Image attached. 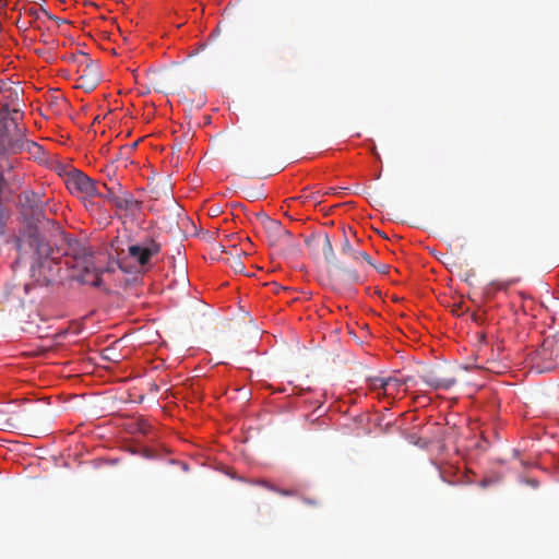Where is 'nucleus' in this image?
<instances>
[{
    "label": "nucleus",
    "mask_w": 559,
    "mask_h": 559,
    "mask_svg": "<svg viewBox=\"0 0 559 559\" xmlns=\"http://www.w3.org/2000/svg\"><path fill=\"white\" fill-rule=\"evenodd\" d=\"M14 247L19 253L16 262L29 254L34 257L33 276H37V281L45 285L53 283L59 277L61 264L75 272L73 277H80L93 267V257L81 241L61 236V243L52 248L34 225L26 226L14 238Z\"/></svg>",
    "instance_id": "nucleus-1"
},
{
    "label": "nucleus",
    "mask_w": 559,
    "mask_h": 559,
    "mask_svg": "<svg viewBox=\"0 0 559 559\" xmlns=\"http://www.w3.org/2000/svg\"><path fill=\"white\" fill-rule=\"evenodd\" d=\"M413 379L411 377L402 380V384H407L408 382H411Z\"/></svg>",
    "instance_id": "nucleus-20"
},
{
    "label": "nucleus",
    "mask_w": 559,
    "mask_h": 559,
    "mask_svg": "<svg viewBox=\"0 0 559 559\" xmlns=\"http://www.w3.org/2000/svg\"><path fill=\"white\" fill-rule=\"evenodd\" d=\"M159 251L160 245L154 239H147L143 243L131 245L128 248L129 255L141 265H146Z\"/></svg>",
    "instance_id": "nucleus-6"
},
{
    "label": "nucleus",
    "mask_w": 559,
    "mask_h": 559,
    "mask_svg": "<svg viewBox=\"0 0 559 559\" xmlns=\"http://www.w3.org/2000/svg\"><path fill=\"white\" fill-rule=\"evenodd\" d=\"M2 227H3V225H2V223H0V234L2 233Z\"/></svg>",
    "instance_id": "nucleus-22"
},
{
    "label": "nucleus",
    "mask_w": 559,
    "mask_h": 559,
    "mask_svg": "<svg viewBox=\"0 0 559 559\" xmlns=\"http://www.w3.org/2000/svg\"><path fill=\"white\" fill-rule=\"evenodd\" d=\"M264 486L267 489H270V490H272V491H274V492H276V493L281 495V496H285V497H300L299 496V491L297 489H282V488H278V487H276L274 485H271V484H267V483H265Z\"/></svg>",
    "instance_id": "nucleus-13"
},
{
    "label": "nucleus",
    "mask_w": 559,
    "mask_h": 559,
    "mask_svg": "<svg viewBox=\"0 0 559 559\" xmlns=\"http://www.w3.org/2000/svg\"><path fill=\"white\" fill-rule=\"evenodd\" d=\"M381 389L384 390L385 394H393L395 390H397L402 385V380L394 378H381Z\"/></svg>",
    "instance_id": "nucleus-12"
},
{
    "label": "nucleus",
    "mask_w": 559,
    "mask_h": 559,
    "mask_svg": "<svg viewBox=\"0 0 559 559\" xmlns=\"http://www.w3.org/2000/svg\"><path fill=\"white\" fill-rule=\"evenodd\" d=\"M104 188L107 190V193L104 195V198L115 204L117 197L119 195V193L116 192V188L114 186L108 187L106 183H104Z\"/></svg>",
    "instance_id": "nucleus-16"
},
{
    "label": "nucleus",
    "mask_w": 559,
    "mask_h": 559,
    "mask_svg": "<svg viewBox=\"0 0 559 559\" xmlns=\"http://www.w3.org/2000/svg\"><path fill=\"white\" fill-rule=\"evenodd\" d=\"M509 286L508 283H503V282H492L487 288H486V292L485 294L486 295H491L495 290H503V289H507Z\"/></svg>",
    "instance_id": "nucleus-15"
},
{
    "label": "nucleus",
    "mask_w": 559,
    "mask_h": 559,
    "mask_svg": "<svg viewBox=\"0 0 559 559\" xmlns=\"http://www.w3.org/2000/svg\"><path fill=\"white\" fill-rule=\"evenodd\" d=\"M380 378H377L373 380V386L374 388H380L381 389V381H379Z\"/></svg>",
    "instance_id": "nucleus-18"
},
{
    "label": "nucleus",
    "mask_w": 559,
    "mask_h": 559,
    "mask_svg": "<svg viewBox=\"0 0 559 559\" xmlns=\"http://www.w3.org/2000/svg\"><path fill=\"white\" fill-rule=\"evenodd\" d=\"M64 182L72 195L88 201L90 204H94L91 201L92 198L103 197L97 189L96 181L76 168L66 173Z\"/></svg>",
    "instance_id": "nucleus-3"
},
{
    "label": "nucleus",
    "mask_w": 559,
    "mask_h": 559,
    "mask_svg": "<svg viewBox=\"0 0 559 559\" xmlns=\"http://www.w3.org/2000/svg\"><path fill=\"white\" fill-rule=\"evenodd\" d=\"M340 283L354 285L360 282V275L354 269H349L337 262L335 265Z\"/></svg>",
    "instance_id": "nucleus-10"
},
{
    "label": "nucleus",
    "mask_w": 559,
    "mask_h": 559,
    "mask_svg": "<svg viewBox=\"0 0 559 559\" xmlns=\"http://www.w3.org/2000/svg\"><path fill=\"white\" fill-rule=\"evenodd\" d=\"M11 118L0 114V191H3L13 179V160L8 154L27 152L34 159H44V151L36 142L24 138L17 126L19 110H13Z\"/></svg>",
    "instance_id": "nucleus-2"
},
{
    "label": "nucleus",
    "mask_w": 559,
    "mask_h": 559,
    "mask_svg": "<svg viewBox=\"0 0 559 559\" xmlns=\"http://www.w3.org/2000/svg\"><path fill=\"white\" fill-rule=\"evenodd\" d=\"M322 251H323V255H324L325 260L329 263H333L335 265L338 262L336 260V257H335V253L333 250V246H332L329 235H324V237H323Z\"/></svg>",
    "instance_id": "nucleus-11"
},
{
    "label": "nucleus",
    "mask_w": 559,
    "mask_h": 559,
    "mask_svg": "<svg viewBox=\"0 0 559 559\" xmlns=\"http://www.w3.org/2000/svg\"><path fill=\"white\" fill-rule=\"evenodd\" d=\"M342 253L352 258L355 262H359L360 260L366 261L369 265L374 266L371 257L365 251L358 250L347 238L346 233L344 231V240L342 242Z\"/></svg>",
    "instance_id": "nucleus-9"
},
{
    "label": "nucleus",
    "mask_w": 559,
    "mask_h": 559,
    "mask_svg": "<svg viewBox=\"0 0 559 559\" xmlns=\"http://www.w3.org/2000/svg\"><path fill=\"white\" fill-rule=\"evenodd\" d=\"M301 501L307 504V506H311V507H317L319 506V501L317 499H313V498H307V497H300Z\"/></svg>",
    "instance_id": "nucleus-17"
},
{
    "label": "nucleus",
    "mask_w": 559,
    "mask_h": 559,
    "mask_svg": "<svg viewBox=\"0 0 559 559\" xmlns=\"http://www.w3.org/2000/svg\"><path fill=\"white\" fill-rule=\"evenodd\" d=\"M7 425H8L9 427H15V425L11 421V419H8V420H7Z\"/></svg>",
    "instance_id": "nucleus-21"
},
{
    "label": "nucleus",
    "mask_w": 559,
    "mask_h": 559,
    "mask_svg": "<svg viewBox=\"0 0 559 559\" xmlns=\"http://www.w3.org/2000/svg\"><path fill=\"white\" fill-rule=\"evenodd\" d=\"M76 60L80 63L78 87L87 92L93 91L100 80L98 66L82 51L76 56Z\"/></svg>",
    "instance_id": "nucleus-5"
},
{
    "label": "nucleus",
    "mask_w": 559,
    "mask_h": 559,
    "mask_svg": "<svg viewBox=\"0 0 559 559\" xmlns=\"http://www.w3.org/2000/svg\"><path fill=\"white\" fill-rule=\"evenodd\" d=\"M376 267H377V270H378L379 272H381V273H385V272H386V269H388V266H386V265H381V266H379V267H378V266H376Z\"/></svg>",
    "instance_id": "nucleus-19"
},
{
    "label": "nucleus",
    "mask_w": 559,
    "mask_h": 559,
    "mask_svg": "<svg viewBox=\"0 0 559 559\" xmlns=\"http://www.w3.org/2000/svg\"><path fill=\"white\" fill-rule=\"evenodd\" d=\"M421 379L432 390H448L456 382L455 378L440 376L433 370L421 376Z\"/></svg>",
    "instance_id": "nucleus-7"
},
{
    "label": "nucleus",
    "mask_w": 559,
    "mask_h": 559,
    "mask_svg": "<svg viewBox=\"0 0 559 559\" xmlns=\"http://www.w3.org/2000/svg\"><path fill=\"white\" fill-rule=\"evenodd\" d=\"M559 344L554 340H545L533 356V368L537 373L551 371L558 365Z\"/></svg>",
    "instance_id": "nucleus-4"
},
{
    "label": "nucleus",
    "mask_w": 559,
    "mask_h": 559,
    "mask_svg": "<svg viewBox=\"0 0 559 559\" xmlns=\"http://www.w3.org/2000/svg\"><path fill=\"white\" fill-rule=\"evenodd\" d=\"M119 195L115 202V206L124 212H134L140 209V202L134 199L132 193L127 190H122L121 185L117 183Z\"/></svg>",
    "instance_id": "nucleus-8"
},
{
    "label": "nucleus",
    "mask_w": 559,
    "mask_h": 559,
    "mask_svg": "<svg viewBox=\"0 0 559 559\" xmlns=\"http://www.w3.org/2000/svg\"><path fill=\"white\" fill-rule=\"evenodd\" d=\"M247 254V252L245 250H241L236 257H234L230 261H229V264L230 266L236 271V272H243L245 270V265L242 264V262L239 260V255L240 254Z\"/></svg>",
    "instance_id": "nucleus-14"
}]
</instances>
